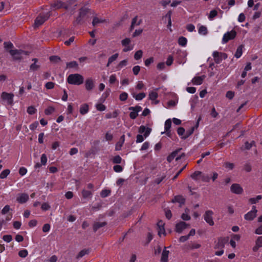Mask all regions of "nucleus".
I'll return each mask as SVG.
<instances>
[{
    "label": "nucleus",
    "mask_w": 262,
    "mask_h": 262,
    "mask_svg": "<svg viewBox=\"0 0 262 262\" xmlns=\"http://www.w3.org/2000/svg\"><path fill=\"white\" fill-rule=\"evenodd\" d=\"M228 238L226 237H220L217 242L215 243L214 249H219L215 252V254L217 256H221L224 253V248L225 244L227 242Z\"/></svg>",
    "instance_id": "f257e3e1"
},
{
    "label": "nucleus",
    "mask_w": 262,
    "mask_h": 262,
    "mask_svg": "<svg viewBox=\"0 0 262 262\" xmlns=\"http://www.w3.org/2000/svg\"><path fill=\"white\" fill-rule=\"evenodd\" d=\"M83 77L79 74H70L68 77L69 83L74 85H80L83 82Z\"/></svg>",
    "instance_id": "f03ea898"
},
{
    "label": "nucleus",
    "mask_w": 262,
    "mask_h": 262,
    "mask_svg": "<svg viewBox=\"0 0 262 262\" xmlns=\"http://www.w3.org/2000/svg\"><path fill=\"white\" fill-rule=\"evenodd\" d=\"M236 36V32L234 30L225 33L222 38V42L223 44L226 43L230 40H232L235 38Z\"/></svg>",
    "instance_id": "7ed1b4c3"
},
{
    "label": "nucleus",
    "mask_w": 262,
    "mask_h": 262,
    "mask_svg": "<svg viewBox=\"0 0 262 262\" xmlns=\"http://www.w3.org/2000/svg\"><path fill=\"white\" fill-rule=\"evenodd\" d=\"M14 95L12 93L3 92L1 95V98L5 101L7 104L12 105L13 104Z\"/></svg>",
    "instance_id": "20e7f679"
},
{
    "label": "nucleus",
    "mask_w": 262,
    "mask_h": 262,
    "mask_svg": "<svg viewBox=\"0 0 262 262\" xmlns=\"http://www.w3.org/2000/svg\"><path fill=\"white\" fill-rule=\"evenodd\" d=\"M9 52L10 55L13 57V59L15 60H19L22 58V55L25 54L26 55L27 53L26 52L23 51L22 50H9Z\"/></svg>",
    "instance_id": "39448f33"
},
{
    "label": "nucleus",
    "mask_w": 262,
    "mask_h": 262,
    "mask_svg": "<svg viewBox=\"0 0 262 262\" xmlns=\"http://www.w3.org/2000/svg\"><path fill=\"white\" fill-rule=\"evenodd\" d=\"M131 40L128 38H126L121 41L122 45L124 47L123 51L126 52L132 50L134 49V45H130Z\"/></svg>",
    "instance_id": "423d86ee"
},
{
    "label": "nucleus",
    "mask_w": 262,
    "mask_h": 262,
    "mask_svg": "<svg viewBox=\"0 0 262 262\" xmlns=\"http://www.w3.org/2000/svg\"><path fill=\"white\" fill-rule=\"evenodd\" d=\"M257 212L256 207L253 206L251 210L245 214L244 219L247 221H252L256 216Z\"/></svg>",
    "instance_id": "0eeeda50"
},
{
    "label": "nucleus",
    "mask_w": 262,
    "mask_h": 262,
    "mask_svg": "<svg viewBox=\"0 0 262 262\" xmlns=\"http://www.w3.org/2000/svg\"><path fill=\"white\" fill-rule=\"evenodd\" d=\"M213 212L211 210H207L205 211L204 214V219L207 223L210 226H213L214 225V222L213 221L212 215Z\"/></svg>",
    "instance_id": "6e6552de"
},
{
    "label": "nucleus",
    "mask_w": 262,
    "mask_h": 262,
    "mask_svg": "<svg viewBox=\"0 0 262 262\" xmlns=\"http://www.w3.org/2000/svg\"><path fill=\"white\" fill-rule=\"evenodd\" d=\"M29 199V195L26 193H20L17 194L16 201L20 204L26 203Z\"/></svg>",
    "instance_id": "1a4fd4ad"
},
{
    "label": "nucleus",
    "mask_w": 262,
    "mask_h": 262,
    "mask_svg": "<svg viewBox=\"0 0 262 262\" xmlns=\"http://www.w3.org/2000/svg\"><path fill=\"white\" fill-rule=\"evenodd\" d=\"M129 110L132 111L129 114V117L131 119H135L138 115V113L142 110L141 106H137L136 107H130Z\"/></svg>",
    "instance_id": "9d476101"
},
{
    "label": "nucleus",
    "mask_w": 262,
    "mask_h": 262,
    "mask_svg": "<svg viewBox=\"0 0 262 262\" xmlns=\"http://www.w3.org/2000/svg\"><path fill=\"white\" fill-rule=\"evenodd\" d=\"M189 227V225L184 222H180L176 225L175 230L178 233H181Z\"/></svg>",
    "instance_id": "9b49d317"
},
{
    "label": "nucleus",
    "mask_w": 262,
    "mask_h": 262,
    "mask_svg": "<svg viewBox=\"0 0 262 262\" xmlns=\"http://www.w3.org/2000/svg\"><path fill=\"white\" fill-rule=\"evenodd\" d=\"M49 17L48 15H40L38 16L35 20V27H38L41 25Z\"/></svg>",
    "instance_id": "f8f14e48"
},
{
    "label": "nucleus",
    "mask_w": 262,
    "mask_h": 262,
    "mask_svg": "<svg viewBox=\"0 0 262 262\" xmlns=\"http://www.w3.org/2000/svg\"><path fill=\"white\" fill-rule=\"evenodd\" d=\"M230 189L232 192L237 194H242L243 192V188L238 184H232Z\"/></svg>",
    "instance_id": "ddd939ff"
},
{
    "label": "nucleus",
    "mask_w": 262,
    "mask_h": 262,
    "mask_svg": "<svg viewBox=\"0 0 262 262\" xmlns=\"http://www.w3.org/2000/svg\"><path fill=\"white\" fill-rule=\"evenodd\" d=\"M158 96V93L156 91H152L149 93L148 98L152 101V104H157L159 103V101L157 100Z\"/></svg>",
    "instance_id": "4468645a"
},
{
    "label": "nucleus",
    "mask_w": 262,
    "mask_h": 262,
    "mask_svg": "<svg viewBox=\"0 0 262 262\" xmlns=\"http://www.w3.org/2000/svg\"><path fill=\"white\" fill-rule=\"evenodd\" d=\"M165 223L162 221H159L157 223V227L158 230V235L161 236L162 235L165 236L166 235L165 228Z\"/></svg>",
    "instance_id": "2eb2a0df"
},
{
    "label": "nucleus",
    "mask_w": 262,
    "mask_h": 262,
    "mask_svg": "<svg viewBox=\"0 0 262 262\" xmlns=\"http://www.w3.org/2000/svg\"><path fill=\"white\" fill-rule=\"evenodd\" d=\"M224 56L225 58L226 57L225 54L219 52L217 51H214L212 53V56L214 60L216 63H220L222 60V56Z\"/></svg>",
    "instance_id": "dca6fc26"
},
{
    "label": "nucleus",
    "mask_w": 262,
    "mask_h": 262,
    "mask_svg": "<svg viewBox=\"0 0 262 262\" xmlns=\"http://www.w3.org/2000/svg\"><path fill=\"white\" fill-rule=\"evenodd\" d=\"M151 129L149 127H146L144 125H141L139 128V132L140 134H143L144 136L146 138L150 134Z\"/></svg>",
    "instance_id": "f3484780"
},
{
    "label": "nucleus",
    "mask_w": 262,
    "mask_h": 262,
    "mask_svg": "<svg viewBox=\"0 0 262 262\" xmlns=\"http://www.w3.org/2000/svg\"><path fill=\"white\" fill-rule=\"evenodd\" d=\"M180 151V149L177 150L172 152L168 157L167 161L169 162H171L174 158L176 161L179 160L181 158V155H178V152Z\"/></svg>",
    "instance_id": "a211bd4d"
},
{
    "label": "nucleus",
    "mask_w": 262,
    "mask_h": 262,
    "mask_svg": "<svg viewBox=\"0 0 262 262\" xmlns=\"http://www.w3.org/2000/svg\"><path fill=\"white\" fill-rule=\"evenodd\" d=\"M32 61L33 62L30 66V70L31 71H35L39 69L40 67V63L38 62L37 58H33Z\"/></svg>",
    "instance_id": "6ab92c4d"
},
{
    "label": "nucleus",
    "mask_w": 262,
    "mask_h": 262,
    "mask_svg": "<svg viewBox=\"0 0 262 262\" xmlns=\"http://www.w3.org/2000/svg\"><path fill=\"white\" fill-rule=\"evenodd\" d=\"M94 86V81L92 78H89L86 79L85 81V87L86 90L91 91L93 90Z\"/></svg>",
    "instance_id": "aec40b11"
},
{
    "label": "nucleus",
    "mask_w": 262,
    "mask_h": 262,
    "mask_svg": "<svg viewBox=\"0 0 262 262\" xmlns=\"http://www.w3.org/2000/svg\"><path fill=\"white\" fill-rule=\"evenodd\" d=\"M88 9L87 8H82L79 12V15L76 19V22L78 24H80L81 23L83 18H84V16L86 15V14L88 12Z\"/></svg>",
    "instance_id": "412c9836"
},
{
    "label": "nucleus",
    "mask_w": 262,
    "mask_h": 262,
    "mask_svg": "<svg viewBox=\"0 0 262 262\" xmlns=\"http://www.w3.org/2000/svg\"><path fill=\"white\" fill-rule=\"evenodd\" d=\"M171 121L170 119H168L166 120L164 124V128H165V132L166 133L167 135L168 136H170V128L171 127Z\"/></svg>",
    "instance_id": "4be33fe9"
},
{
    "label": "nucleus",
    "mask_w": 262,
    "mask_h": 262,
    "mask_svg": "<svg viewBox=\"0 0 262 262\" xmlns=\"http://www.w3.org/2000/svg\"><path fill=\"white\" fill-rule=\"evenodd\" d=\"M205 77V76L195 77L192 79V82L194 84L200 85L202 83Z\"/></svg>",
    "instance_id": "5701e85b"
},
{
    "label": "nucleus",
    "mask_w": 262,
    "mask_h": 262,
    "mask_svg": "<svg viewBox=\"0 0 262 262\" xmlns=\"http://www.w3.org/2000/svg\"><path fill=\"white\" fill-rule=\"evenodd\" d=\"M132 92V95L133 97L138 101H140L142 100L143 98H144L146 96V94L144 93H141L139 94H136L135 93L132 92V90H130Z\"/></svg>",
    "instance_id": "b1692460"
},
{
    "label": "nucleus",
    "mask_w": 262,
    "mask_h": 262,
    "mask_svg": "<svg viewBox=\"0 0 262 262\" xmlns=\"http://www.w3.org/2000/svg\"><path fill=\"white\" fill-rule=\"evenodd\" d=\"M128 63V61L127 59L123 60L120 61L118 64L116 66V71H120L124 67L126 66Z\"/></svg>",
    "instance_id": "393cba45"
},
{
    "label": "nucleus",
    "mask_w": 262,
    "mask_h": 262,
    "mask_svg": "<svg viewBox=\"0 0 262 262\" xmlns=\"http://www.w3.org/2000/svg\"><path fill=\"white\" fill-rule=\"evenodd\" d=\"M169 253V251L167 250L166 248H165V250L163 251L162 253L161 258V262H167Z\"/></svg>",
    "instance_id": "a878e982"
},
{
    "label": "nucleus",
    "mask_w": 262,
    "mask_h": 262,
    "mask_svg": "<svg viewBox=\"0 0 262 262\" xmlns=\"http://www.w3.org/2000/svg\"><path fill=\"white\" fill-rule=\"evenodd\" d=\"M105 21L104 19L102 18H98L97 16H95L93 18V20L92 21V25L94 27L98 26L99 24L103 23Z\"/></svg>",
    "instance_id": "bb28decb"
},
{
    "label": "nucleus",
    "mask_w": 262,
    "mask_h": 262,
    "mask_svg": "<svg viewBox=\"0 0 262 262\" xmlns=\"http://www.w3.org/2000/svg\"><path fill=\"white\" fill-rule=\"evenodd\" d=\"M56 9H60L61 8H64L65 9H68L69 7L66 5L62 3L61 1H57L55 2L52 6Z\"/></svg>",
    "instance_id": "cd10ccee"
},
{
    "label": "nucleus",
    "mask_w": 262,
    "mask_h": 262,
    "mask_svg": "<svg viewBox=\"0 0 262 262\" xmlns=\"http://www.w3.org/2000/svg\"><path fill=\"white\" fill-rule=\"evenodd\" d=\"M89 110V105L88 104H83L80 106V113L82 115H85L88 113Z\"/></svg>",
    "instance_id": "c85d7f7f"
},
{
    "label": "nucleus",
    "mask_w": 262,
    "mask_h": 262,
    "mask_svg": "<svg viewBox=\"0 0 262 262\" xmlns=\"http://www.w3.org/2000/svg\"><path fill=\"white\" fill-rule=\"evenodd\" d=\"M243 48H244V46L243 45H240L239 46H238L237 47V50H236V51L235 52V53L234 54V56L236 58H239L242 55Z\"/></svg>",
    "instance_id": "c756f323"
},
{
    "label": "nucleus",
    "mask_w": 262,
    "mask_h": 262,
    "mask_svg": "<svg viewBox=\"0 0 262 262\" xmlns=\"http://www.w3.org/2000/svg\"><path fill=\"white\" fill-rule=\"evenodd\" d=\"M198 32L201 35H206L208 33L207 27L203 25H200L198 29Z\"/></svg>",
    "instance_id": "7c9ffc66"
},
{
    "label": "nucleus",
    "mask_w": 262,
    "mask_h": 262,
    "mask_svg": "<svg viewBox=\"0 0 262 262\" xmlns=\"http://www.w3.org/2000/svg\"><path fill=\"white\" fill-rule=\"evenodd\" d=\"M119 56V54L118 53H116L112 55L108 58L107 63L106 64L107 67H109L110 65L115 60H116Z\"/></svg>",
    "instance_id": "2f4dec72"
},
{
    "label": "nucleus",
    "mask_w": 262,
    "mask_h": 262,
    "mask_svg": "<svg viewBox=\"0 0 262 262\" xmlns=\"http://www.w3.org/2000/svg\"><path fill=\"white\" fill-rule=\"evenodd\" d=\"M171 12L170 11H169L163 18H165V19H167L168 20L167 27L169 28H170L171 26Z\"/></svg>",
    "instance_id": "473e14b6"
},
{
    "label": "nucleus",
    "mask_w": 262,
    "mask_h": 262,
    "mask_svg": "<svg viewBox=\"0 0 262 262\" xmlns=\"http://www.w3.org/2000/svg\"><path fill=\"white\" fill-rule=\"evenodd\" d=\"M173 202H178L180 205L184 204L185 203V200L182 196H176L173 200Z\"/></svg>",
    "instance_id": "72a5a7b5"
},
{
    "label": "nucleus",
    "mask_w": 262,
    "mask_h": 262,
    "mask_svg": "<svg viewBox=\"0 0 262 262\" xmlns=\"http://www.w3.org/2000/svg\"><path fill=\"white\" fill-rule=\"evenodd\" d=\"M124 139H125L124 135L122 136L121 137V141L118 142L116 145V147H115L116 150H119L121 149V147L124 142Z\"/></svg>",
    "instance_id": "f704fd0d"
},
{
    "label": "nucleus",
    "mask_w": 262,
    "mask_h": 262,
    "mask_svg": "<svg viewBox=\"0 0 262 262\" xmlns=\"http://www.w3.org/2000/svg\"><path fill=\"white\" fill-rule=\"evenodd\" d=\"M187 40L184 37H180L178 40L179 45L182 47H185L187 45Z\"/></svg>",
    "instance_id": "c9c22d12"
},
{
    "label": "nucleus",
    "mask_w": 262,
    "mask_h": 262,
    "mask_svg": "<svg viewBox=\"0 0 262 262\" xmlns=\"http://www.w3.org/2000/svg\"><path fill=\"white\" fill-rule=\"evenodd\" d=\"M202 172L199 171H195L191 174V178L195 180H200Z\"/></svg>",
    "instance_id": "e433bc0d"
},
{
    "label": "nucleus",
    "mask_w": 262,
    "mask_h": 262,
    "mask_svg": "<svg viewBox=\"0 0 262 262\" xmlns=\"http://www.w3.org/2000/svg\"><path fill=\"white\" fill-rule=\"evenodd\" d=\"M189 209H186L185 212L181 215V218L184 221H189L190 219V216L188 214Z\"/></svg>",
    "instance_id": "4c0bfd02"
},
{
    "label": "nucleus",
    "mask_w": 262,
    "mask_h": 262,
    "mask_svg": "<svg viewBox=\"0 0 262 262\" xmlns=\"http://www.w3.org/2000/svg\"><path fill=\"white\" fill-rule=\"evenodd\" d=\"M262 199V195H258L256 196V198H250L249 200V202L251 204H255L257 202H258L259 200H261Z\"/></svg>",
    "instance_id": "58836bf2"
},
{
    "label": "nucleus",
    "mask_w": 262,
    "mask_h": 262,
    "mask_svg": "<svg viewBox=\"0 0 262 262\" xmlns=\"http://www.w3.org/2000/svg\"><path fill=\"white\" fill-rule=\"evenodd\" d=\"M96 109L99 111H104L106 109V107L101 103H97L95 105Z\"/></svg>",
    "instance_id": "ea45409f"
},
{
    "label": "nucleus",
    "mask_w": 262,
    "mask_h": 262,
    "mask_svg": "<svg viewBox=\"0 0 262 262\" xmlns=\"http://www.w3.org/2000/svg\"><path fill=\"white\" fill-rule=\"evenodd\" d=\"M223 166L225 167V168L227 170H232L234 168V165L233 163L225 162Z\"/></svg>",
    "instance_id": "a19ab883"
},
{
    "label": "nucleus",
    "mask_w": 262,
    "mask_h": 262,
    "mask_svg": "<svg viewBox=\"0 0 262 262\" xmlns=\"http://www.w3.org/2000/svg\"><path fill=\"white\" fill-rule=\"evenodd\" d=\"M142 55H143L142 51L141 50H138L135 53V54L134 55V58H135V59H136L137 60H139L142 58Z\"/></svg>",
    "instance_id": "79ce46f5"
},
{
    "label": "nucleus",
    "mask_w": 262,
    "mask_h": 262,
    "mask_svg": "<svg viewBox=\"0 0 262 262\" xmlns=\"http://www.w3.org/2000/svg\"><path fill=\"white\" fill-rule=\"evenodd\" d=\"M78 64L76 61H72L67 63V67L68 68H77Z\"/></svg>",
    "instance_id": "37998d69"
},
{
    "label": "nucleus",
    "mask_w": 262,
    "mask_h": 262,
    "mask_svg": "<svg viewBox=\"0 0 262 262\" xmlns=\"http://www.w3.org/2000/svg\"><path fill=\"white\" fill-rule=\"evenodd\" d=\"M217 14V12L215 10H211L208 15V18L209 20H212Z\"/></svg>",
    "instance_id": "c03bdc74"
},
{
    "label": "nucleus",
    "mask_w": 262,
    "mask_h": 262,
    "mask_svg": "<svg viewBox=\"0 0 262 262\" xmlns=\"http://www.w3.org/2000/svg\"><path fill=\"white\" fill-rule=\"evenodd\" d=\"M105 225V223H104V222H102V223L97 222V223H96L94 225V227H93L94 231L97 230L99 228L104 226Z\"/></svg>",
    "instance_id": "a18cd8bd"
},
{
    "label": "nucleus",
    "mask_w": 262,
    "mask_h": 262,
    "mask_svg": "<svg viewBox=\"0 0 262 262\" xmlns=\"http://www.w3.org/2000/svg\"><path fill=\"white\" fill-rule=\"evenodd\" d=\"M10 170L9 169H5L3 170L0 174V178L1 179L6 178L8 175L10 173Z\"/></svg>",
    "instance_id": "49530a36"
},
{
    "label": "nucleus",
    "mask_w": 262,
    "mask_h": 262,
    "mask_svg": "<svg viewBox=\"0 0 262 262\" xmlns=\"http://www.w3.org/2000/svg\"><path fill=\"white\" fill-rule=\"evenodd\" d=\"M55 111V109L53 107L49 106L47 108H46L45 111V113L47 115H49L52 114Z\"/></svg>",
    "instance_id": "de8ad7c7"
},
{
    "label": "nucleus",
    "mask_w": 262,
    "mask_h": 262,
    "mask_svg": "<svg viewBox=\"0 0 262 262\" xmlns=\"http://www.w3.org/2000/svg\"><path fill=\"white\" fill-rule=\"evenodd\" d=\"M144 88V84L142 81H139L137 82L136 85V89L137 90H141Z\"/></svg>",
    "instance_id": "09e8293b"
},
{
    "label": "nucleus",
    "mask_w": 262,
    "mask_h": 262,
    "mask_svg": "<svg viewBox=\"0 0 262 262\" xmlns=\"http://www.w3.org/2000/svg\"><path fill=\"white\" fill-rule=\"evenodd\" d=\"M28 251L26 249L20 250L18 252V255L20 257H23V258L26 257L28 255Z\"/></svg>",
    "instance_id": "8fccbe9b"
},
{
    "label": "nucleus",
    "mask_w": 262,
    "mask_h": 262,
    "mask_svg": "<svg viewBox=\"0 0 262 262\" xmlns=\"http://www.w3.org/2000/svg\"><path fill=\"white\" fill-rule=\"evenodd\" d=\"M82 195L83 198H88L91 196L92 193L89 190H83L82 191Z\"/></svg>",
    "instance_id": "3c124183"
},
{
    "label": "nucleus",
    "mask_w": 262,
    "mask_h": 262,
    "mask_svg": "<svg viewBox=\"0 0 262 262\" xmlns=\"http://www.w3.org/2000/svg\"><path fill=\"white\" fill-rule=\"evenodd\" d=\"M27 111L29 114L33 115L36 112V109L34 107L30 106L28 107Z\"/></svg>",
    "instance_id": "603ef678"
},
{
    "label": "nucleus",
    "mask_w": 262,
    "mask_h": 262,
    "mask_svg": "<svg viewBox=\"0 0 262 262\" xmlns=\"http://www.w3.org/2000/svg\"><path fill=\"white\" fill-rule=\"evenodd\" d=\"M4 48L6 50H12L11 49L13 47V45L11 42H5L4 43Z\"/></svg>",
    "instance_id": "864d4df0"
},
{
    "label": "nucleus",
    "mask_w": 262,
    "mask_h": 262,
    "mask_svg": "<svg viewBox=\"0 0 262 262\" xmlns=\"http://www.w3.org/2000/svg\"><path fill=\"white\" fill-rule=\"evenodd\" d=\"M165 175L163 174L162 175L159 176L155 180V183L157 184H160L165 178Z\"/></svg>",
    "instance_id": "5fc2aeb1"
},
{
    "label": "nucleus",
    "mask_w": 262,
    "mask_h": 262,
    "mask_svg": "<svg viewBox=\"0 0 262 262\" xmlns=\"http://www.w3.org/2000/svg\"><path fill=\"white\" fill-rule=\"evenodd\" d=\"M122 159L121 157L119 155L116 156L114 157L113 159V162L114 163L119 164L121 162Z\"/></svg>",
    "instance_id": "6e6d98bb"
},
{
    "label": "nucleus",
    "mask_w": 262,
    "mask_h": 262,
    "mask_svg": "<svg viewBox=\"0 0 262 262\" xmlns=\"http://www.w3.org/2000/svg\"><path fill=\"white\" fill-rule=\"evenodd\" d=\"M40 162L42 165H45L47 162V157L45 154H42L40 158Z\"/></svg>",
    "instance_id": "4d7b16f0"
},
{
    "label": "nucleus",
    "mask_w": 262,
    "mask_h": 262,
    "mask_svg": "<svg viewBox=\"0 0 262 262\" xmlns=\"http://www.w3.org/2000/svg\"><path fill=\"white\" fill-rule=\"evenodd\" d=\"M89 253V251L88 250H82L79 252L77 255V258H80L83 257L84 255H85L86 254H88Z\"/></svg>",
    "instance_id": "13d9d810"
},
{
    "label": "nucleus",
    "mask_w": 262,
    "mask_h": 262,
    "mask_svg": "<svg viewBox=\"0 0 262 262\" xmlns=\"http://www.w3.org/2000/svg\"><path fill=\"white\" fill-rule=\"evenodd\" d=\"M128 94L126 92L122 93L119 96V99L121 101H125L127 99Z\"/></svg>",
    "instance_id": "bf43d9fd"
},
{
    "label": "nucleus",
    "mask_w": 262,
    "mask_h": 262,
    "mask_svg": "<svg viewBox=\"0 0 262 262\" xmlns=\"http://www.w3.org/2000/svg\"><path fill=\"white\" fill-rule=\"evenodd\" d=\"M3 239L5 242L10 243L12 240V237L11 235H5L3 236Z\"/></svg>",
    "instance_id": "052dcab7"
},
{
    "label": "nucleus",
    "mask_w": 262,
    "mask_h": 262,
    "mask_svg": "<svg viewBox=\"0 0 262 262\" xmlns=\"http://www.w3.org/2000/svg\"><path fill=\"white\" fill-rule=\"evenodd\" d=\"M210 180L209 177L207 174H203L202 173L200 180L204 182H208Z\"/></svg>",
    "instance_id": "680f3d73"
},
{
    "label": "nucleus",
    "mask_w": 262,
    "mask_h": 262,
    "mask_svg": "<svg viewBox=\"0 0 262 262\" xmlns=\"http://www.w3.org/2000/svg\"><path fill=\"white\" fill-rule=\"evenodd\" d=\"M113 169L116 172H120L123 170V168L120 165H116L114 166Z\"/></svg>",
    "instance_id": "e2e57ef3"
},
{
    "label": "nucleus",
    "mask_w": 262,
    "mask_h": 262,
    "mask_svg": "<svg viewBox=\"0 0 262 262\" xmlns=\"http://www.w3.org/2000/svg\"><path fill=\"white\" fill-rule=\"evenodd\" d=\"M38 126V122L37 121H35L30 125L29 127L31 130H34Z\"/></svg>",
    "instance_id": "0e129e2a"
},
{
    "label": "nucleus",
    "mask_w": 262,
    "mask_h": 262,
    "mask_svg": "<svg viewBox=\"0 0 262 262\" xmlns=\"http://www.w3.org/2000/svg\"><path fill=\"white\" fill-rule=\"evenodd\" d=\"M140 71V67L136 66L133 68V72L135 75H137Z\"/></svg>",
    "instance_id": "69168bd1"
},
{
    "label": "nucleus",
    "mask_w": 262,
    "mask_h": 262,
    "mask_svg": "<svg viewBox=\"0 0 262 262\" xmlns=\"http://www.w3.org/2000/svg\"><path fill=\"white\" fill-rule=\"evenodd\" d=\"M110 192L108 190H103L101 192V196L103 198L106 197L110 195Z\"/></svg>",
    "instance_id": "338daca9"
},
{
    "label": "nucleus",
    "mask_w": 262,
    "mask_h": 262,
    "mask_svg": "<svg viewBox=\"0 0 262 262\" xmlns=\"http://www.w3.org/2000/svg\"><path fill=\"white\" fill-rule=\"evenodd\" d=\"M256 245L258 247H262V236H259L256 241Z\"/></svg>",
    "instance_id": "774afa93"
}]
</instances>
